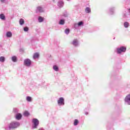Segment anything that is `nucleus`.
Returning a JSON list of instances; mask_svg holds the SVG:
<instances>
[{
    "label": "nucleus",
    "instance_id": "nucleus-1",
    "mask_svg": "<svg viewBox=\"0 0 130 130\" xmlns=\"http://www.w3.org/2000/svg\"><path fill=\"white\" fill-rule=\"evenodd\" d=\"M18 126H20V123L19 122H12L10 124L9 127L7 128L5 127V129L11 130L12 128H17Z\"/></svg>",
    "mask_w": 130,
    "mask_h": 130
},
{
    "label": "nucleus",
    "instance_id": "nucleus-2",
    "mask_svg": "<svg viewBox=\"0 0 130 130\" xmlns=\"http://www.w3.org/2000/svg\"><path fill=\"white\" fill-rule=\"evenodd\" d=\"M32 128H37L38 125H39V120L36 118L32 119Z\"/></svg>",
    "mask_w": 130,
    "mask_h": 130
},
{
    "label": "nucleus",
    "instance_id": "nucleus-3",
    "mask_svg": "<svg viewBox=\"0 0 130 130\" xmlns=\"http://www.w3.org/2000/svg\"><path fill=\"white\" fill-rule=\"evenodd\" d=\"M57 104L58 106H63L64 105V99L62 97L59 98L57 101Z\"/></svg>",
    "mask_w": 130,
    "mask_h": 130
},
{
    "label": "nucleus",
    "instance_id": "nucleus-4",
    "mask_svg": "<svg viewBox=\"0 0 130 130\" xmlns=\"http://www.w3.org/2000/svg\"><path fill=\"white\" fill-rule=\"evenodd\" d=\"M126 48L124 46L120 47V48H117V53L120 54L121 52H125Z\"/></svg>",
    "mask_w": 130,
    "mask_h": 130
},
{
    "label": "nucleus",
    "instance_id": "nucleus-5",
    "mask_svg": "<svg viewBox=\"0 0 130 130\" xmlns=\"http://www.w3.org/2000/svg\"><path fill=\"white\" fill-rule=\"evenodd\" d=\"M24 64L25 67H30L32 64V62L30 59L27 58L24 60Z\"/></svg>",
    "mask_w": 130,
    "mask_h": 130
},
{
    "label": "nucleus",
    "instance_id": "nucleus-6",
    "mask_svg": "<svg viewBox=\"0 0 130 130\" xmlns=\"http://www.w3.org/2000/svg\"><path fill=\"white\" fill-rule=\"evenodd\" d=\"M125 102H126L128 105H130V94L127 95L125 98Z\"/></svg>",
    "mask_w": 130,
    "mask_h": 130
},
{
    "label": "nucleus",
    "instance_id": "nucleus-7",
    "mask_svg": "<svg viewBox=\"0 0 130 130\" xmlns=\"http://www.w3.org/2000/svg\"><path fill=\"white\" fill-rule=\"evenodd\" d=\"M63 1L62 0H60L58 2V4L57 6H58L59 8H62L63 7Z\"/></svg>",
    "mask_w": 130,
    "mask_h": 130
},
{
    "label": "nucleus",
    "instance_id": "nucleus-8",
    "mask_svg": "<svg viewBox=\"0 0 130 130\" xmlns=\"http://www.w3.org/2000/svg\"><path fill=\"white\" fill-rule=\"evenodd\" d=\"M43 12V9L42 7L39 6L37 9V13H42Z\"/></svg>",
    "mask_w": 130,
    "mask_h": 130
},
{
    "label": "nucleus",
    "instance_id": "nucleus-9",
    "mask_svg": "<svg viewBox=\"0 0 130 130\" xmlns=\"http://www.w3.org/2000/svg\"><path fill=\"white\" fill-rule=\"evenodd\" d=\"M72 44L74 46H78V45H79V43H78V40H73V41L72 42Z\"/></svg>",
    "mask_w": 130,
    "mask_h": 130
},
{
    "label": "nucleus",
    "instance_id": "nucleus-10",
    "mask_svg": "<svg viewBox=\"0 0 130 130\" xmlns=\"http://www.w3.org/2000/svg\"><path fill=\"white\" fill-rule=\"evenodd\" d=\"M0 19H1V20H3V21L6 20V16H5V14H4V13H1L0 14Z\"/></svg>",
    "mask_w": 130,
    "mask_h": 130
},
{
    "label": "nucleus",
    "instance_id": "nucleus-11",
    "mask_svg": "<svg viewBox=\"0 0 130 130\" xmlns=\"http://www.w3.org/2000/svg\"><path fill=\"white\" fill-rule=\"evenodd\" d=\"M15 118L17 119V120H20L21 118H22V115L21 114H17L15 116Z\"/></svg>",
    "mask_w": 130,
    "mask_h": 130
},
{
    "label": "nucleus",
    "instance_id": "nucleus-12",
    "mask_svg": "<svg viewBox=\"0 0 130 130\" xmlns=\"http://www.w3.org/2000/svg\"><path fill=\"white\" fill-rule=\"evenodd\" d=\"M13 112L15 114H21V113H19V110L17 108H14Z\"/></svg>",
    "mask_w": 130,
    "mask_h": 130
},
{
    "label": "nucleus",
    "instance_id": "nucleus-13",
    "mask_svg": "<svg viewBox=\"0 0 130 130\" xmlns=\"http://www.w3.org/2000/svg\"><path fill=\"white\" fill-rule=\"evenodd\" d=\"M12 32L11 31H8L6 33V36L8 37V38H10V37H12Z\"/></svg>",
    "mask_w": 130,
    "mask_h": 130
},
{
    "label": "nucleus",
    "instance_id": "nucleus-14",
    "mask_svg": "<svg viewBox=\"0 0 130 130\" xmlns=\"http://www.w3.org/2000/svg\"><path fill=\"white\" fill-rule=\"evenodd\" d=\"M38 21L39 23H42V22L44 21V18L41 16H39L38 18Z\"/></svg>",
    "mask_w": 130,
    "mask_h": 130
},
{
    "label": "nucleus",
    "instance_id": "nucleus-15",
    "mask_svg": "<svg viewBox=\"0 0 130 130\" xmlns=\"http://www.w3.org/2000/svg\"><path fill=\"white\" fill-rule=\"evenodd\" d=\"M6 61V58L4 56L0 57V62H5Z\"/></svg>",
    "mask_w": 130,
    "mask_h": 130
},
{
    "label": "nucleus",
    "instance_id": "nucleus-16",
    "mask_svg": "<svg viewBox=\"0 0 130 130\" xmlns=\"http://www.w3.org/2000/svg\"><path fill=\"white\" fill-rule=\"evenodd\" d=\"M85 12L87 14H89V13H91V9L89 7H86L85 9Z\"/></svg>",
    "mask_w": 130,
    "mask_h": 130
},
{
    "label": "nucleus",
    "instance_id": "nucleus-17",
    "mask_svg": "<svg viewBox=\"0 0 130 130\" xmlns=\"http://www.w3.org/2000/svg\"><path fill=\"white\" fill-rule=\"evenodd\" d=\"M39 57V54L38 53H36L34 54L33 58L34 59H36V58H38Z\"/></svg>",
    "mask_w": 130,
    "mask_h": 130
},
{
    "label": "nucleus",
    "instance_id": "nucleus-18",
    "mask_svg": "<svg viewBox=\"0 0 130 130\" xmlns=\"http://www.w3.org/2000/svg\"><path fill=\"white\" fill-rule=\"evenodd\" d=\"M12 60L13 61V62H17V57L16 56H12Z\"/></svg>",
    "mask_w": 130,
    "mask_h": 130
},
{
    "label": "nucleus",
    "instance_id": "nucleus-19",
    "mask_svg": "<svg viewBox=\"0 0 130 130\" xmlns=\"http://www.w3.org/2000/svg\"><path fill=\"white\" fill-rule=\"evenodd\" d=\"M128 26H129V23L128 22L126 21L124 23V27L125 28H128Z\"/></svg>",
    "mask_w": 130,
    "mask_h": 130
},
{
    "label": "nucleus",
    "instance_id": "nucleus-20",
    "mask_svg": "<svg viewBox=\"0 0 130 130\" xmlns=\"http://www.w3.org/2000/svg\"><path fill=\"white\" fill-rule=\"evenodd\" d=\"M53 69L54 71H55V72H58V67L55 65L53 67Z\"/></svg>",
    "mask_w": 130,
    "mask_h": 130
},
{
    "label": "nucleus",
    "instance_id": "nucleus-21",
    "mask_svg": "<svg viewBox=\"0 0 130 130\" xmlns=\"http://www.w3.org/2000/svg\"><path fill=\"white\" fill-rule=\"evenodd\" d=\"M25 23V21H24V19H20L19 20V24L20 25H24V23Z\"/></svg>",
    "mask_w": 130,
    "mask_h": 130
},
{
    "label": "nucleus",
    "instance_id": "nucleus-22",
    "mask_svg": "<svg viewBox=\"0 0 130 130\" xmlns=\"http://www.w3.org/2000/svg\"><path fill=\"white\" fill-rule=\"evenodd\" d=\"M59 25H64V20L60 19L59 21Z\"/></svg>",
    "mask_w": 130,
    "mask_h": 130
},
{
    "label": "nucleus",
    "instance_id": "nucleus-23",
    "mask_svg": "<svg viewBox=\"0 0 130 130\" xmlns=\"http://www.w3.org/2000/svg\"><path fill=\"white\" fill-rule=\"evenodd\" d=\"M114 8H110V15H113V13L114 12Z\"/></svg>",
    "mask_w": 130,
    "mask_h": 130
},
{
    "label": "nucleus",
    "instance_id": "nucleus-24",
    "mask_svg": "<svg viewBox=\"0 0 130 130\" xmlns=\"http://www.w3.org/2000/svg\"><path fill=\"white\" fill-rule=\"evenodd\" d=\"M26 100L28 101V102H31V101H32V98L30 96H27Z\"/></svg>",
    "mask_w": 130,
    "mask_h": 130
},
{
    "label": "nucleus",
    "instance_id": "nucleus-25",
    "mask_svg": "<svg viewBox=\"0 0 130 130\" xmlns=\"http://www.w3.org/2000/svg\"><path fill=\"white\" fill-rule=\"evenodd\" d=\"M64 32L66 34H67V35H69L70 34V29L69 28L66 29Z\"/></svg>",
    "mask_w": 130,
    "mask_h": 130
},
{
    "label": "nucleus",
    "instance_id": "nucleus-26",
    "mask_svg": "<svg viewBox=\"0 0 130 130\" xmlns=\"http://www.w3.org/2000/svg\"><path fill=\"white\" fill-rule=\"evenodd\" d=\"M23 30L25 32H28V31H29V28H28L27 26H25L23 28Z\"/></svg>",
    "mask_w": 130,
    "mask_h": 130
},
{
    "label": "nucleus",
    "instance_id": "nucleus-27",
    "mask_svg": "<svg viewBox=\"0 0 130 130\" xmlns=\"http://www.w3.org/2000/svg\"><path fill=\"white\" fill-rule=\"evenodd\" d=\"M78 123H79V121L77 119H75L74 122V125H78Z\"/></svg>",
    "mask_w": 130,
    "mask_h": 130
},
{
    "label": "nucleus",
    "instance_id": "nucleus-28",
    "mask_svg": "<svg viewBox=\"0 0 130 130\" xmlns=\"http://www.w3.org/2000/svg\"><path fill=\"white\" fill-rule=\"evenodd\" d=\"M78 26L80 27V26H82V25H84V22L83 21H80L78 23Z\"/></svg>",
    "mask_w": 130,
    "mask_h": 130
},
{
    "label": "nucleus",
    "instance_id": "nucleus-29",
    "mask_svg": "<svg viewBox=\"0 0 130 130\" xmlns=\"http://www.w3.org/2000/svg\"><path fill=\"white\" fill-rule=\"evenodd\" d=\"M74 27L75 29H78V28H79V25L78 23H75L74 25Z\"/></svg>",
    "mask_w": 130,
    "mask_h": 130
},
{
    "label": "nucleus",
    "instance_id": "nucleus-30",
    "mask_svg": "<svg viewBox=\"0 0 130 130\" xmlns=\"http://www.w3.org/2000/svg\"><path fill=\"white\" fill-rule=\"evenodd\" d=\"M23 114H29V112L28 111H25L24 113Z\"/></svg>",
    "mask_w": 130,
    "mask_h": 130
},
{
    "label": "nucleus",
    "instance_id": "nucleus-31",
    "mask_svg": "<svg viewBox=\"0 0 130 130\" xmlns=\"http://www.w3.org/2000/svg\"><path fill=\"white\" fill-rule=\"evenodd\" d=\"M123 18H126V14H124L123 16Z\"/></svg>",
    "mask_w": 130,
    "mask_h": 130
},
{
    "label": "nucleus",
    "instance_id": "nucleus-32",
    "mask_svg": "<svg viewBox=\"0 0 130 130\" xmlns=\"http://www.w3.org/2000/svg\"><path fill=\"white\" fill-rule=\"evenodd\" d=\"M1 3H5L6 2V0H0Z\"/></svg>",
    "mask_w": 130,
    "mask_h": 130
},
{
    "label": "nucleus",
    "instance_id": "nucleus-33",
    "mask_svg": "<svg viewBox=\"0 0 130 130\" xmlns=\"http://www.w3.org/2000/svg\"><path fill=\"white\" fill-rule=\"evenodd\" d=\"M63 17H68V15H67V14H64V15H63Z\"/></svg>",
    "mask_w": 130,
    "mask_h": 130
},
{
    "label": "nucleus",
    "instance_id": "nucleus-34",
    "mask_svg": "<svg viewBox=\"0 0 130 130\" xmlns=\"http://www.w3.org/2000/svg\"><path fill=\"white\" fill-rule=\"evenodd\" d=\"M28 115H28V114H24V116H28Z\"/></svg>",
    "mask_w": 130,
    "mask_h": 130
},
{
    "label": "nucleus",
    "instance_id": "nucleus-35",
    "mask_svg": "<svg viewBox=\"0 0 130 130\" xmlns=\"http://www.w3.org/2000/svg\"><path fill=\"white\" fill-rule=\"evenodd\" d=\"M88 113H89L86 112V113H85V114H88Z\"/></svg>",
    "mask_w": 130,
    "mask_h": 130
},
{
    "label": "nucleus",
    "instance_id": "nucleus-36",
    "mask_svg": "<svg viewBox=\"0 0 130 130\" xmlns=\"http://www.w3.org/2000/svg\"><path fill=\"white\" fill-rule=\"evenodd\" d=\"M68 2H70V1H71V0H67Z\"/></svg>",
    "mask_w": 130,
    "mask_h": 130
}]
</instances>
